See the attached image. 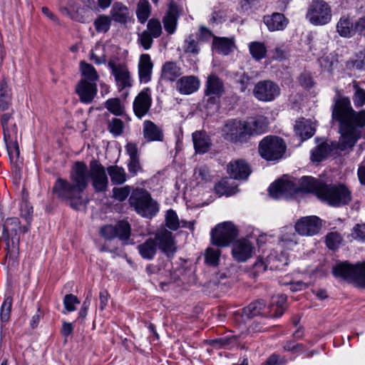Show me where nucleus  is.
Returning a JSON list of instances; mask_svg holds the SVG:
<instances>
[{
  "instance_id": "48",
  "label": "nucleus",
  "mask_w": 365,
  "mask_h": 365,
  "mask_svg": "<svg viewBox=\"0 0 365 365\" xmlns=\"http://www.w3.org/2000/svg\"><path fill=\"white\" fill-rule=\"evenodd\" d=\"M106 108L115 115H120L123 113V108L118 98H110L106 101Z\"/></svg>"
},
{
  "instance_id": "27",
  "label": "nucleus",
  "mask_w": 365,
  "mask_h": 365,
  "mask_svg": "<svg viewBox=\"0 0 365 365\" xmlns=\"http://www.w3.org/2000/svg\"><path fill=\"white\" fill-rule=\"evenodd\" d=\"M192 140L195 150L197 153L204 154L210 148V139L205 132L196 131L193 133Z\"/></svg>"
},
{
  "instance_id": "8",
  "label": "nucleus",
  "mask_w": 365,
  "mask_h": 365,
  "mask_svg": "<svg viewBox=\"0 0 365 365\" xmlns=\"http://www.w3.org/2000/svg\"><path fill=\"white\" fill-rule=\"evenodd\" d=\"M286 145L284 140L274 135L263 138L259 145L260 155L267 160H275L281 158L285 152Z\"/></svg>"
},
{
  "instance_id": "17",
  "label": "nucleus",
  "mask_w": 365,
  "mask_h": 365,
  "mask_svg": "<svg viewBox=\"0 0 365 365\" xmlns=\"http://www.w3.org/2000/svg\"><path fill=\"white\" fill-rule=\"evenodd\" d=\"M322 227V220L317 216L300 218L295 225V230L301 235L312 236L317 234Z\"/></svg>"
},
{
  "instance_id": "9",
  "label": "nucleus",
  "mask_w": 365,
  "mask_h": 365,
  "mask_svg": "<svg viewBox=\"0 0 365 365\" xmlns=\"http://www.w3.org/2000/svg\"><path fill=\"white\" fill-rule=\"evenodd\" d=\"M307 18L314 25H325L331 21V6L324 0H313L308 7Z\"/></svg>"
},
{
  "instance_id": "13",
  "label": "nucleus",
  "mask_w": 365,
  "mask_h": 365,
  "mask_svg": "<svg viewBox=\"0 0 365 365\" xmlns=\"http://www.w3.org/2000/svg\"><path fill=\"white\" fill-rule=\"evenodd\" d=\"M280 88L271 81H259L254 88L253 95L260 101H272L279 95Z\"/></svg>"
},
{
  "instance_id": "19",
  "label": "nucleus",
  "mask_w": 365,
  "mask_h": 365,
  "mask_svg": "<svg viewBox=\"0 0 365 365\" xmlns=\"http://www.w3.org/2000/svg\"><path fill=\"white\" fill-rule=\"evenodd\" d=\"M254 250L255 247L250 240L241 239L232 245V255L236 261L243 262L252 257Z\"/></svg>"
},
{
  "instance_id": "62",
  "label": "nucleus",
  "mask_w": 365,
  "mask_h": 365,
  "mask_svg": "<svg viewBox=\"0 0 365 365\" xmlns=\"http://www.w3.org/2000/svg\"><path fill=\"white\" fill-rule=\"evenodd\" d=\"M354 31L355 34L365 37V16L360 17L354 23Z\"/></svg>"
},
{
  "instance_id": "37",
  "label": "nucleus",
  "mask_w": 365,
  "mask_h": 365,
  "mask_svg": "<svg viewBox=\"0 0 365 365\" xmlns=\"http://www.w3.org/2000/svg\"><path fill=\"white\" fill-rule=\"evenodd\" d=\"M107 171L110 177V180L114 185H121L126 180V173L122 167L118 165H110Z\"/></svg>"
},
{
  "instance_id": "26",
  "label": "nucleus",
  "mask_w": 365,
  "mask_h": 365,
  "mask_svg": "<svg viewBox=\"0 0 365 365\" xmlns=\"http://www.w3.org/2000/svg\"><path fill=\"white\" fill-rule=\"evenodd\" d=\"M140 255L145 259H153L158 251L157 241L153 237L148 238L137 246Z\"/></svg>"
},
{
  "instance_id": "50",
  "label": "nucleus",
  "mask_w": 365,
  "mask_h": 365,
  "mask_svg": "<svg viewBox=\"0 0 365 365\" xmlns=\"http://www.w3.org/2000/svg\"><path fill=\"white\" fill-rule=\"evenodd\" d=\"M320 64L328 71H331L338 64V59L334 53H329L322 57L320 60Z\"/></svg>"
},
{
  "instance_id": "12",
  "label": "nucleus",
  "mask_w": 365,
  "mask_h": 365,
  "mask_svg": "<svg viewBox=\"0 0 365 365\" xmlns=\"http://www.w3.org/2000/svg\"><path fill=\"white\" fill-rule=\"evenodd\" d=\"M224 138L231 142H245L247 140L245 123L238 120H228L222 128Z\"/></svg>"
},
{
  "instance_id": "61",
  "label": "nucleus",
  "mask_w": 365,
  "mask_h": 365,
  "mask_svg": "<svg viewBox=\"0 0 365 365\" xmlns=\"http://www.w3.org/2000/svg\"><path fill=\"white\" fill-rule=\"evenodd\" d=\"M299 82L300 85L305 88H309L312 87L314 84L312 77L309 73H302L299 76Z\"/></svg>"
},
{
  "instance_id": "39",
  "label": "nucleus",
  "mask_w": 365,
  "mask_h": 365,
  "mask_svg": "<svg viewBox=\"0 0 365 365\" xmlns=\"http://www.w3.org/2000/svg\"><path fill=\"white\" fill-rule=\"evenodd\" d=\"M247 138L252 135H257L264 132L266 125L262 120L257 119L245 123Z\"/></svg>"
},
{
  "instance_id": "20",
  "label": "nucleus",
  "mask_w": 365,
  "mask_h": 365,
  "mask_svg": "<svg viewBox=\"0 0 365 365\" xmlns=\"http://www.w3.org/2000/svg\"><path fill=\"white\" fill-rule=\"evenodd\" d=\"M27 232L26 227H21L20 221L16 217L9 218L6 220L3 233L11 240L13 245H18L20 242V235Z\"/></svg>"
},
{
  "instance_id": "56",
  "label": "nucleus",
  "mask_w": 365,
  "mask_h": 365,
  "mask_svg": "<svg viewBox=\"0 0 365 365\" xmlns=\"http://www.w3.org/2000/svg\"><path fill=\"white\" fill-rule=\"evenodd\" d=\"M153 38H154L150 34L143 31L142 33L138 34V41L145 50H148L152 46Z\"/></svg>"
},
{
  "instance_id": "46",
  "label": "nucleus",
  "mask_w": 365,
  "mask_h": 365,
  "mask_svg": "<svg viewBox=\"0 0 365 365\" xmlns=\"http://www.w3.org/2000/svg\"><path fill=\"white\" fill-rule=\"evenodd\" d=\"M153 38H158L162 34V26L160 21L156 19H151L147 24V29L145 30Z\"/></svg>"
},
{
  "instance_id": "40",
  "label": "nucleus",
  "mask_w": 365,
  "mask_h": 365,
  "mask_svg": "<svg viewBox=\"0 0 365 365\" xmlns=\"http://www.w3.org/2000/svg\"><path fill=\"white\" fill-rule=\"evenodd\" d=\"M150 14V6L148 0H140L136 9V14L139 22L144 24Z\"/></svg>"
},
{
  "instance_id": "33",
  "label": "nucleus",
  "mask_w": 365,
  "mask_h": 365,
  "mask_svg": "<svg viewBox=\"0 0 365 365\" xmlns=\"http://www.w3.org/2000/svg\"><path fill=\"white\" fill-rule=\"evenodd\" d=\"M336 31L342 37H351L355 34L354 24L351 22L349 17L342 16L336 24Z\"/></svg>"
},
{
  "instance_id": "41",
  "label": "nucleus",
  "mask_w": 365,
  "mask_h": 365,
  "mask_svg": "<svg viewBox=\"0 0 365 365\" xmlns=\"http://www.w3.org/2000/svg\"><path fill=\"white\" fill-rule=\"evenodd\" d=\"M183 51L186 53L197 55L200 53L197 37L193 34L189 35L184 41Z\"/></svg>"
},
{
  "instance_id": "18",
  "label": "nucleus",
  "mask_w": 365,
  "mask_h": 365,
  "mask_svg": "<svg viewBox=\"0 0 365 365\" xmlns=\"http://www.w3.org/2000/svg\"><path fill=\"white\" fill-rule=\"evenodd\" d=\"M157 241L158 249L170 257L176 252L175 243L173 233L165 228L158 230L153 237Z\"/></svg>"
},
{
  "instance_id": "24",
  "label": "nucleus",
  "mask_w": 365,
  "mask_h": 365,
  "mask_svg": "<svg viewBox=\"0 0 365 365\" xmlns=\"http://www.w3.org/2000/svg\"><path fill=\"white\" fill-rule=\"evenodd\" d=\"M178 19V6L173 2L170 4L169 9L164 16L163 22L164 24L165 30L169 34H173L175 33Z\"/></svg>"
},
{
  "instance_id": "25",
  "label": "nucleus",
  "mask_w": 365,
  "mask_h": 365,
  "mask_svg": "<svg viewBox=\"0 0 365 365\" xmlns=\"http://www.w3.org/2000/svg\"><path fill=\"white\" fill-rule=\"evenodd\" d=\"M153 63L148 54H142L138 64V74L141 83H148L150 81Z\"/></svg>"
},
{
  "instance_id": "22",
  "label": "nucleus",
  "mask_w": 365,
  "mask_h": 365,
  "mask_svg": "<svg viewBox=\"0 0 365 365\" xmlns=\"http://www.w3.org/2000/svg\"><path fill=\"white\" fill-rule=\"evenodd\" d=\"M227 172L233 179L247 180L251 173V170L245 160H235L228 164Z\"/></svg>"
},
{
  "instance_id": "3",
  "label": "nucleus",
  "mask_w": 365,
  "mask_h": 365,
  "mask_svg": "<svg viewBox=\"0 0 365 365\" xmlns=\"http://www.w3.org/2000/svg\"><path fill=\"white\" fill-rule=\"evenodd\" d=\"M321 180L310 176H304L300 180V187H297L291 180L281 178L272 183L268 190L270 196L274 199H289L294 196L300 190L314 192L319 198V192L322 191L324 185Z\"/></svg>"
},
{
  "instance_id": "10",
  "label": "nucleus",
  "mask_w": 365,
  "mask_h": 365,
  "mask_svg": "<svg viewBox=\"0 0 365 365\" xmlns=\"http://www.w3.org/2000/svg\"><path fill=\"white\" fill-rule=\"evenodd\" d=\"M237 236V230L231 222L219 224L211 232L212 243L220 247L227 246Z\"/></svg>"
},
{
  "instance_id": "31",
  "label": "nucleus",
  "mask_w": 365,
  "mask_h": 365,
  "mask_svg": "<svg viewBox=\"0 0 365 365\" xmlns=\"http://www.w3.org/2000/svg\"><path fill=\"white\" fill-rule=\"evenodd\" d=\"M234 46L235 43L232 38L214 36L212 48L220 53L228 55Z\"/></svg>"
},
{
  "instance_id": "6",
  "label": "nucleus",
  "mask_w": 365,
  "mask_h": 365,
  "mask_svg": "<svg viewBox=\"0 0 365 365\" xmlns=\"http://www.w3.org/2000/svg\"><path fill=\"white\" fill-rule=\"evenodd\" d=\"M322 201L332 207H341L348 205L351 200L350 190L343 184H327L319 192Z\"/></svg>"
},
{
  "instance_id": "43",
  "label": "nucleus",
  "mask_w": 365,
  "mask_h": 365,
  "mask_svg": "<svg viewBox=\"0 0 365 365\" xmlns=\"http://www.w3.org/2000/svg\"><path fill=\"white\" fill-rule=\"evenodd\" d=\"M250 52L252 56L259 61L264 58L267 53V49L263 43L254 41L250 43Z\"/></svg>"
},
{
  "instance_id": "35",
  "label": "nucleus",
  "mask_w": 365,
  "mask_h": 365,
  "mask_svg": "<svg viewBox=\"0 0 365 365\" xmlns=\"http://www.w3.org/2000/svg\"><path fill=\"white\" fill-rule=\"evenodd\" d=\"M181 74L180 68L174 62H166L162 68L161 78L166 80L173 81Z\"/></svg>"
},
{
  "instance_id": "47",
  "label": "nucleus",
  "mask_w": 365,
  "mask_h": 365,
  "mask_svg": "<svg viewBox=\"0 0 365 365\" xmlns=\"http://www.w3.org/2000/svg\"><path fill=\"white\" fill-rule=\"evenodd\" d=\"M215 190L220 196L226 195H231L237 192V187H230L227 180H222L215 186Z\"/></svg>"
},
{
  "instance_id": "36",
  "label": "nucleus",
  "mask_w": 365,
  "mask_h": 365,
  "mask_svg": "<svg viewBox=\"0 0 365 365\" xmlns=\"http://www.w3.org/2000/svg\"><path fill=\"white\" fill-rule=\"evenodd\" d=\"M11 96L6 83H0V114L11 109Z\"/></svg>"
},
{
  "instance_id": "14",
  "label": "nucleus",
  "mask_w": 365,
  "mask_h": 365,
  "mask_svg": "<svg viewBox=\"0 0 365 365\" xmlns=\"http://www.w3.org/2000/svg\"><path fill=\"white\" fill-rule=\"evenodd\" d=\"M101 234L106 240L118 237L121 240H127L130 236V224L125 220L119 221L115 225H105L101 228Z\"/></svg>"
},
{
  "instance_id": "44",
  "label": "nucleus",
  "mask_w": 365,
  "mask_h": 365,
  "mask_svg": "<svg viewBox=\"0 0 365 365\" xmlns=\"http://www.w3.org/2000/svg\"><path fill=\"white\" fill-rule=\"evenodd\" d=\"M93 24L98 33H106L110 29L111 19L110 17L101 14L94 21Z\"/></svg>"
},
{
  "instance_id": "64",
  "label": "nucleus",
  "mask_w": 365,
  "mask_h": 365,
  "mask_svg": "<svg viewBox=\"0 0 365 365\" xmlns=\"http://www.w3.org/2000/svg\"><path fill=\"white\" fill-rule=\"evenodd\" d=\"M214 35L212 31L207 28L201 26L199 29L198 38L203 41H208L211 38H214Z\"/></svg>"
},
{
  "instance_id": "1",
  "label": "nucleus",
  "mask_w": 365,
  "mask_h": 365,
  "mask_svg": "<svg viewBox=\"0 0 365 365\" xmlns=\"http://www.w3.org/2000/svg\"><path fill=\"white\" fill-rule=\"evenodd\" d=\"M332 117L340 123L341 137L337 148L345 150L351 148L361 135L360 128L365 127V110L355 111L348 98L336 101Z\"/></svg>"
},
{
  "instance_id": "34",
  "label": "nucleus",
  "mask_w": 365,
  "mask_h": 365,
  "mask_svg": "<svg viewBox=\"0 0 365 365\" xmlns=\"http://www.w3.org/2000/svg\"><path fill=\"white\" fill-rule=\"evenodd\" d=\"M294 131L297 135H299L302 140L311 138L314 133V128L312 126L309 120L302 119L296 122Z\"/></svg>"
},
{
  "instance_id": "54",
  "label": "nucleus",
  "mask_w": 365,
  "mask_h": 365,
  "mask_svg": "<svg viewBox=\"0 0 365 365\" xmlns=\"http://www.w3.org/2000/svg\"><path fill=\"white\" fill-rule=\"evenodd\" d=\"M131 187L128 185L113 189V197L119 201L125 200L130 193Z\"/></svg>"
},
{
  "instance_id": "5",
  "label": "nucleus",
  "mask_w": 365,
  "mask_h": 365,
  "mask_svg": "<svg viewBox=\"0 0 365 365\" xmlns=\"http://www.w3.org/2000/svg\"><path fill=\"white\" fill-rule=\"evenodd\" d=\"M129 202L136 212L143 217H151L159 210L157 202L151 197L146 190L143 188H136L133 190Z\"/></svg>"
},
{
  "instance_id": "38",
  "label": "nucleus",
  "mask_w": 365,
  "mask_h": 365,
  "mask_svg": "<svg viewBox=\"0 0 365 365\" xmlns=\"http://www.w3.org/2000/svg\"><path fill=\"white\" fill-rule=\"evenodd\" d=\"M110 14L113 19L119 23H125L129 14L128 8L118 2L113 4Z\"/></svg>"
},
{
  "instance_id": "15",
  "label": "nucleus",
  "mask_w": 365,
  "mask_h": 365,
  "mask_svg": "<svg viewBox=\"0 0 365 365\" xmlns=\"http://www.w3.org/2000/svg\"><path fill=\"white\" fill-rule=\"evenodd\" d=\"M224 86L222 81L215 74H211L207 77L206 81V88L205 90L206 106L209 104L215 105L224 93Z\"/></svg>"
},
{
  "instance_id": "49",
  "label": "nucleus",
  "mask_w": 365,
  "mask_h": 365,
  "mask_svg": "<svg viewBox=\"0 0 365 365\" xmlns=\"http://www.w3.org/2000/svg\"><path fill=\"white\" fill-rule=\"evenodd\" d=\"M123 128L124 123L120 119L114 118L108 122V129L115 136L121 135Z\"/></svg>"
},
{
  "instance_id": "16",
  "label": "nucleus",
  "mask_w": 365,
  "mask_h": 365,
  "mask_svg": "<svg viewBox=\"0 0 365 365\" xmlns=\"http://www.w3.org/2000/svg\"><path fill=\"white\" fill-rule=\"evenodd\" d=\"M120 91L132 86L131 77L127 66L110 60L108 63Z\"/></svg>"
},
{
  "instance_id": "52",
  "label": "nucleus",
  "mask_w": 365,
  "mask_h": 365,
  "mask_svg": "<svg viewBox=\"0 0 365 365\" xmlns=\"http://www.w3.org/2000/svg\"><path fill=\"white\" fill-rule=\"evenodd\" d=\"M342 241L341 235L336 232L327 234L326 236V244L331 250L336 249Z\"/></svg>"
},
{
  "instance_id": "2",
  "label": "nucleus",
  "mask_w": 365,
  "mask_h": 365,
  "mask_svg": "<svg viewBox=\"0 0 365 365\" xmlns=\"http://www.w3.org/2000/svg\"><path fill=\"white\" fill-rule=\"evenodd\" d=\"M71 182L58 178L53 192L60 199L69 201L70 205L78 210L83 204L81 193L88 183V169L83 162H77L71 175Z\"/></svg>"
},
{
  "instance_id": "30",
  "label": "nucleus",
  "mask_w": 365,
  "mask_h": 365,
  "mask_svg": "<svg viewBox=\"0 0 365 365\" xmlns=\"http://www.w3.org/2000/svg\"><path fill=\"white\" fill-rule=\"evenodd\" d=\"M264 22L270 31H279L285 28L287 21L280 13H274L271 16L264 17Z\"/></svg>"
},
{
  "instance_id": "60",
  "label": "nucleus",
  "mask_w": 365,
  "mask_h": 365,
  "mask_svg": "<svg viewBox=\"0 0 365 365\" xmlns=\"http://www.w3.org/2000/svg\"><path fill=\"white\" fill-rule=\"evenodd\" d=\"M11 309V299L7 298L4 302L1 309V319L3 322H6L10 317Z\"/></svg>"
},
{
  "instance_id": "23",
  "label": "nucleus",
  "mask_w": 365,
  "mask_h": 365,
  "mask_svg": "<svg viewBox=\"0 0 365 365\" xmlns=\"http://www.w3.org/2000/svg\"><path fill=\"white\" fill-rule=\"evenodd\" d=\"M1 124L3 128L4 138L6 141L10 140L13 135H16L17 128L14 122V110L13 108L1 112Z\"/></svg>"
},
{
  "instance_id": "51",
  "label": "nucleus",
  "mask_w": 365,
  "mask_h": 365,
  "mask_svg": "<svg viewBox=\"0 0 365 365\" xmlns=\"http://www.w3.org/2000/svg\"><path fill=\"white\" fill-rule=\"evenodd\" d=\"M165 225L172 230H176L180 227L178 217L174 210H169L167 211L165 215Z\"/></svg>"
},
{
  "instance_id": "55",
  "label": "nucleus",
  "mask_w": 365,
  "mask_h": 365,
  "mask_svg": "<svg viewBox=\"0 0 365 365\" xmlns=\"http://www.w3.org/2000/svg\"><path fill=\"white\" fill-rule=\"evenodd\" d=\"M80 302L78 298L72 294H66L64 297L63 305L66 312H73L76 310L75 305L78 304Z\"/></svg>"
},
{
  "instance_id": "32",
  "label": "nucleus",
  "mask_w": 365,
  "mask_h": 365,
  "mask_svg": "<svg viewBox=\"0 0 365 365\" xmlns=\"http://www.w3.org/2000/svg\"><path fill=\"white\" fill-rule=\"evenodd\" d=\"M265 307V302L263 299H258L250 304L245 307L242 312L243 320L250 319L261 313V311Z\"/></svg>"
},
{
  "instance_id": "53",
  "label": "nucleus",
  "mask_w": 365,
  "mask_h": 365,
  "mask_svg": "<svg viewBox=\"0 0 365 365\" xmlns=\"http://www.w3.org/2000/svg\"><path fill=\"white\" fill-rule=\"evenodd\" d=\"M220 254L218 249L207 248L205 257V262L210 265L216 266L218 264Z\"/></svg>"
},
{
  "instance_id": "11",
  "label": "nucleus",
  "mask_w": 365,
  "mask_h": 365,
  "mask_svg": "<svg viewBox=\"0 0 365 365\" xmlns=\"http://www.w3.org/2000/svg\"><path fill=\"white\" fill-rule=\"evenodd\" d=\"M89 166L88 178H91L95 191L105 192L108 185V179L104 167L96 160L91 161Z\"/></svg>"
},
{
  "instance_id": "29",
  "label": "nucleus",
  "mask_w": 365,
  "mask_h": 365,
  "mask_svg": "<svg viewBox=\"0 0 365 365\" xmlns=\"http://www.w3.org/2000/svg\"><path fill=\"white\" fill-rule=\"evenodd\" d=\"M178 90L182 94H190L199 88V81L194 76H185L176 83Z\"/></svg>"
},
{
  "instance_id": "59",
  "label": "nucleus",
  "mask_w": 365,
  "mask_h": 365,
  "mask_svg": "<svg viewBox=\"0 0 365 365\" xmlns=\"http://www.w3.org/2000/svg\"><path fill=\"white\" fill-rule=\"evenodd\" d=\"M351 236L354 239L364 242L365 241V223L356 225L352 230Z\"/></svg>"
},
{
  "instance_id": "58",
  "label": "nucleus",
  "mask_w": 365,
  "mask_h": 365,
  "mask_svg": "<svg viewBox=\"0 0 365 365\" xmlns=\"http://www.w3.org/2000/svg\"><path fill=\"white\" fill-rule=\"evenodd\" d=\"M237 77L236 81L240 85V91H245L247 86L252 83V78L245 73L237 75Z\"/></svg>"
},
{
  "instance_id": "45",
  "label": "nucleus",
  "mask_w": 365,
  "mask_h": 365,
  "mask_svg": "<svg viewBox=\"0 0 365 365\" xmlns=\"http://www.w3.org/2000/svg\"><path fill=\"white\" fill-rule=\"evenodd\" d=\"M354 93L352 100L356 108H361L365 104V90L359 87L356 82H354Z\"/></svg>"
},
{
  "instance_id": "63",
  "label": "nucleus",
  "mask_w": 365,
  "mask_h": 365,
  "mask_svg": "<svg viewBox=\"0 0 365 365\" xmlns=\"http://www.w3.org/2000/svg\"><path fill=\"white\" fill-rule=\"evenodd\" d=\"M128 171L133 175H136L138 171L141 169L139 158H130L128 164Z\"/></svg>"
},
{
  "instance_id": "42",
  "label": "nucleus",
  "mask_w": 365,
  "mask_h": 365,
  "mask_svg": "<svg viewBox=\"0 0 365 365\" xmlns=\"http://www.w3.org/2000/svg\"><path fill=\"white\" fill-rule=\"evenodd\" d=\"M333 148L327 143H323L319 145L313 151L312 154V160L319 162L326 158L331 151Z\"/></svg>"
},
{
  "instance_id": "4",
  "label": "nucleus",
  "mask_w": 365,
  "mask_h": 365,
  "mask_svg": "<svg viewBox=\"0 0 365 365\" xmlns=\"http://www.w3.org/2000/svg\"><path fill=\"white\" fill-rule=\"evenodd\" d=\"M82 79L76 87V92L82 102L90 103L97 93L98 73L95 68L85 61H81Z\"/></svg>"
},
{
  "instance_id": "7",
  "label": "nucleus",
  "mask_w": 365,
  "mask_h": 365,
  "mask_svg": "<svg viewBox=\"0 0 365 365\" xmlns=\"http://www.w3.org/2000/svg\"><path fill=\"white\" fill-rule=\"evenodd\" d=\"M332 273L336 277L351 279L359 287L365 289V262L356 265L347 262L339 263L333 267Z\"/></svg>"
},
{
  "instance_id": "57",
  "label": "nucleus",
  "mask_w": 365,
  "mask_h": 365,
  "mask_svg": "<svg viewBox=\"0 0 365 365\" xmlns=\"http://www.w3.org/2000/svg\"><path fill=\"white\" fill-rule=\"evenodd\" d=\"M90 9L86 8H78L76 9V15L73 16V19L79 22L86 23L87 22L91 16Z\"/></svg>"
},
{
  "instance_id": "28",
  "label": "nucleus",
  "mask_w": 365,
  "mask_h": 365,
  "mask_svg": "<svg viewBox=\"0 0 365 365\" xmlns=\"http://www.w3.org/2000/svg\"><path fill=\"white\" fill-rule=\"evenodd\" d=\"M143 136L148 141H162L163 140V130L150 120L143 123Z\"/></svg>"
},
{
  "instance_id": "21",
  "label": "nucleus",
  "mask_w": 365,
  "mask_h": 365,
  "mask_svg": "<svg viewBox=\"0 0 365 365\" xmlns=\"http://www.w3.org/2000/svg\"><path fill=\"white\" fill-rule=\"evenodd\" d=\"M151 103L150 89L144 88L138 94L133 102V111L135 115L139 118L143 117L150 110Z\"/></svg>"
}]
</instances>
